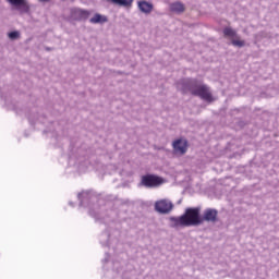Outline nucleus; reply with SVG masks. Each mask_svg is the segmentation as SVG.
<instances>
[{"mask_svg": "<svg viewBox=\"0 0 279 279\" xmlns=\"http://www.w3.org/2000/svg\"><path fill=\"white\" fill-rule=\"evenodd\" d=\"M89 23L93 25H104V23H108V17L106 15L95 13L94 16L89 20Z\"/></svg>", "mask_w": 279, "mask_h": 279, "instance_id": "obj_12", "label": "nucleus"}, {"mask_svg": "<svg viewBox=\"0 0 279 279\" xmlns=\"http://www.w3.org/2000/svg\"><path fill=\"white\" fill-rule=\"evenodd\" d=\"M8 37L10 40H19V38H21V33L19 31H13L8 34Z\"/></svg>", "mask_w": 279, "mask_h": 279, "instance_id": "obj_16", "label": "nucleus"}, {"mask_svg": "<svg viewBox=\"0 0 279 279\" xmlns=\"http://www.w3.org/2000/svg\"><path fill=\"white\" fill-rule=\"evenodd\" d=\"M183 93L190 92L194 97H201L205 101H213L210 88L196 78H184L179 82Z\"/></svg>", "mask_w": 279, "mask_h": 279, "instance_id": "obj_2", "label": "nucleus"}, {"mask_svg": "<svg viewBox=\"0 0 279 279\" xmlns=\"http://www.w3.org/2000/svg\"><path fill=\"white\" fill-rule=\"evenodd\" d=\"M90 16V11L80 9V8H72L70 10V21H88Z\"/></svg>", "mask_w": 279, "mask_h": 279, "instance_id": "obj_6", "label": "nucleus"}, {"mask_svg": "<svg viewBox=\"0 0 279 279\" xmlns=\"http://www.w3.org/2000/svg\"><path fill=\"white\" fill-rule=\"evenodd\" d=\"M8 3L13 8V10H16L20 12V14H29V1L27 0H7Z\"/></svg>", "mask_w": 279, "mask_h": 279, "instance_id": "obj_5", "label": "nucleus"}, {"mask_svg": "<svg viewBox=\"0 0 279 279\" xmlns=\"http://www.w3.org/2000/svg\"><path fill=\"white\" fill-rule=\"evenodd\" d=\"M173 149L174 151L179 153V154H186V141L184 140H177L173 142Z\"/></svg>", "mask_w": 279, "mask_h": 279, "instance_id": "obj_11", "label": "nucleus"}, {"mask_svg": "<svg viewBox=\"0 0 279 279\" xmlns=\"http://www.w3.org/2000/svg\"><path fill=\"white\" fill-rule=\"evenodd\" d=\"M110 239V234L108 232H105L100 235V243L102 245H108V241Z\"/></svg>", "mask_w": 279, "mask_h": 279, "instance_id": "obj_18", "label": "nucleus"}, {"mask_svg": "<svg viewBox=\"0 0 279 279\" xmlns=\"http://www.w3.org/2000/svg\"><path fill=\"white\" fill-rule=\"evenodd\" d=\"M89 215L92 217H95V219H99V211H97V205H95L94 207L89 206Z\"/></svg>", "mask_w": 279, "mask_h": 279, "instance_id": "obj_17", "label": "nucleus"}, {"mask_svg": "<svg viewBox=\"0 0 279 279\" xmlns=\"http://www.w3.org/2000/svg\"><path fill=\"white\" fill-rule=\"evenodd\" d=\"M69 204H70V206H73V203L70 202Z\"/></svg>", "mask_w": 279, "mask_h": 279, "instance_id": "obj_21", "label": "nucleus"}, {"mask_svg": "<svg viewBox=\"0 0 279 279\" xmlns=\"http://www.w3.org/2000/svg\"><path fill=\"white\" fill-rule=\"evenodd\" d=\"M39 1H41V2H44V3H47V1H49V0H39Z\"/></svg>", "mask_w": 279, "mask_h": 279, "instance_id": "obj_20", "label": "nucleus"}, {"mask_svg": "<svg viewBox=\"0 0 279 279\" xmlns=\"http://www.w3.org/2000/svg\"><path fill=\"white\" fill-rule=\"evenodd\" d=\"M219 215V211L217 209L207 208L204 211L203 215V221H208L210 223H217V217Z\"/></svg>", "mask_w": 279, "mask_h": 279, "instance_id": "obj_7", "label": "nucleus"}, {"mask_svg": "<svg viewBox=\"0 0 279 279\" xmlns=\"http://www.w3.org/2000/svg\"><path fill=\"white\" fill-rule=\"evenodd\" d=\"M231 45H233V47H239L241 49V47H245V40L235 38L231 40Z\"/></svg>", "mask_w": 279, "mask_h": 279, "instance_id": "obj_15", "label": "nucleus"}, {"mask_svg": "<svg viewBox=\"0 0 279 279\" xmlns=\"http://www.w3.org/2000/svg\"><path fill=\"white\" fill-rule=\"evenodd\" d=\"M108 258H110V255L106 254V257H105V263H108Z\"/></svg>", "mask_w": 279, "mask_h": 279, "instance_id": "obj_19", "label": "nucleus"}, {"mask_svg": "<svg viewBox=\"0 0 279 279\" xmlns=\"http://www.w3.org/2000/svg\"><path fill=\"white\" fill-rule=\"evenodd\" d=\"M199 207H189L180 217H170L171 228H191V226H202L204 219L199 215Z\"/></svg>", "mask_w": 279, "mask_h": 279, "instance_id": "obj_1", "label": "nucleus"}, {"mask_svg": "<svg viewBox=\"0 0 279 279\" xmlns=\"http://www.w3.org/2000/svg\"><path fill=\"white\" fill-rule=\"evenodd\" d=\"M223 36H226V38H241L236 31L232 29L231 27L223 28Z\"/></svg>", "mask_w": 279, "mask_h": 279, "instance_id": "obj_14", "label": "nucleus"}, {"mask_svg": "<svg viewBox=\"0 0 279 279\" xmlns=\"http://www.w3.org/2000/svg\"><path fill=\"white\" fill-rule=\"evenodd\" d=\"M80 206L86 207V202H97L96 196H92L89 192H82L78 194Z\"/></svg>", "mask_w": 279, "mask_h": 279, "instance_id": "obj_10", "label": "nucleus"}, {"mask_svg": "<svg viewBox=\"0 0 279 279\" xmlns=\"http://www.w3.org/2000/svg\"><path fill=\"white\" fill-rule=\"evenodd\" d=\"M137 8L142 12V14H151V12H154V4L145 0L138 1Z\"/></svg>", "mask_w": 279, "mask_h": 279, "instance_id": "obj_8", "label": "nucleus"}, {"mask_svg": "<svg viewBox=\"0 0 279 279\" xmlns=\"http://www.w3.org/2000/svg\"><path fill=\"white\" fill-rule=\"evenodd\" d=\"M141 184L146 189H156V186H160V184H162V178L154 174H145L142 177Z\"/></svg>", "mask_w": 279, "mask_h": 279, "instance_id": "obj_3", "label": "nucleus"}, {"mask_svg": "<svg viewBox=\"0 0 279 279\" xmlns=\"http://www.w3.org/2000/svg\"><path fill=\"white\" fill-rule=\"evenodd\" d=\"M108 3H114L116 5H121L122 8H130L134 0H106Z\"/></svg>", "mask_w": 279, "mask_h": 279, "instance_id": "obj_13", "label": "nucleus"}, {"mask_svg": "<svg viewBox=\"0 0 279 279\" xmlns=\"http://www.w3.org/2000/svg\"><path fill=\"white\" fill-rule=\"evenodd\" d=\"M155 210L160 215H169L173 210V203L167 198L155 203Z\"/></svg>", "mask_w": 279, "mask_h": 279, "instance_id": "obj_4", "label": "nucleus"}, {"mask_svg": "<svg viewBox=\"0 0 279 279\" xmlns=\"http://www.w3.org/2000/svg\"><path fill=\"white\" fill-rule=\"evenodd\" d=\"M170 12H173V14H183V12L186 11V7L184 3L180 1H175L169 4Z\"/></svg>", "mask_w": 279, "mask_h": 279, "instance_id": "obj_9", "label": "nucleus"}]
</instances>
